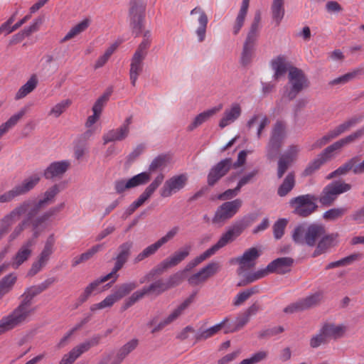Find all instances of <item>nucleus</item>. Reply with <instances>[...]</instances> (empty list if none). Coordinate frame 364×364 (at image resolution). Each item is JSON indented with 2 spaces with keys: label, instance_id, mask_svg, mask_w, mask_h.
Listing matches in <instances>:
<instances>
[{
  "label": "nucleus",
  "instance_id": "6ab92c4d",
  "mask_svg": "<svg viewBox=\"0 0 364 364\" xmlns=\"http://www.w3.org/2000/svg\"><path fill=\"white\" fill-rule=\"evenodd\" d=\"M100 339L99 336L94 337L75 346L63 355L59 364H73L82 353L87 352L91 347L97 346Z\"/></svg>",
  "mask_w": 364,
  "mask_h": 364
},
{
  "label": "nucleus",
  "instance_id": "13d9d810",
  "mask_svg": "<svg viewBox=\"0 0 364 364\" xmlns=\"http://www.w3.org/2000/svg\"><path fill=\"white\" fill-rule=\"evenodd\" d=\"M258 292V289L257 287H252L245 291H242L238 293L234 300L232 304L235 306H241L245 301H246L252 295Z\"/></svg>",
  "mask_w": 364,
  "mask_h": 364
},
{
  "label": "nucleus",
  "instance_id": "412c9836",
  "mask_svg": "<svg viewBox=\"0 0 364 364\" xmlns=\"http://www.w3.org/2000/svg\"><path fill=\"white\" fill-rule=\"evenodd\" d=\"M132 123V117L126 118L123 124L117 129H113L108 131L103 135L104 144L109 142L123 141L125 139L130 131V125Z\"/></svg>",
  "mask_w": 364,
  "mask_h": 364
},
{
  "label": "nucleus",
  "instance_id": "f03ea898",
  "mask_svg": "<svg viewBox=\"0 0 364 364\" xmlns=\"http://www.w3.org/2000/svg\"><path fill=\"white\" fill-rule=\"evenodd\" d=\"M63 204L57 207H53L44 212L42 215L36 218H28V215H26V218L19 223L11 232L9 236V241L12 242L17 239L25 229L28 223H31L33 228V238L36 239L40 234L46 229V223L54 215L60 211Z\"/></svg>",
  "mask_w": 364,
  "mask_h": 364
},
{
  "label": "nucleus",
  "instance_id": "cd10ccee",
  "mask_svg": "<svg viewBox=\"0 0 364 364\" xmlns=\"http://www.w3.org/2000/svg\"><path fill=\"white\" fill-rule=\"evenodd\" d=\"M321 327L328 340H338L344 337L348 331L346 324L336 323L333 321H326Z\"/></svg>",
  "mask_w": 364,
  "mask_h": 364
},
{
  "label": "nucleus",
  "instance_id": "5fc2aeb1",
  "mask_svg": "<svg viewBox=\"0 0 364 364\" xmlns=\"http://www.w3.org/2000/svg\"><path fill=\"white\" fill-rule=\"evenodd\" d=\"M161 247H162L161 244L157 240L154 244L146 247L141 252L137 255L134 258V262L138 263L149 256L153 255Z\"/></svg>",
  "mask_w": 364,
  "mask_h": 364
},
{
  "label": "nucleus",
  "instance_id": "09e8293b",
  "mask_svg": "<svg viewBox=\"0 0 364 364\" xmlns=\"http://www.w3.org/2000/svg\"><path fill=\"white\" fill-rule=\"evenodd\" d=\"M269 123V119L267 116L259 114H255L247 122L249 129L253 128L255 125H258L257 128V137L261 136L263 129Z\"/></svg>",
  "mask_w": 364,
  "mask_h": 364
},
{
  "label": "nucleus",
  "instance_id": "774afa93",
  "mask_svg": "<svg viewBox=\"0 0 364 364\" xmlns=\"http://www.w3.org/2000/svg\"><path fill=\"white\" fill-rule=\"evenodd\" d=\"M288 224V220L285 218L279 219L273 225V233L275 239L279 240L282 237L284 230Z\"/></svg>",
  "mask_w": 364,
  "mask_h": 364
},
{
  "label": "nucleus",
  "instance_id": "69168bd1",
  "mask_svg": "<svg viewBox=\"0 0 364 364\" xmlns=\"http://www.w3.org/2000/svg\"><path fill=\"white\" fill-rule=\"evenodd\" d=\"M255 48L243 45L242 51L240 57V63L242 65L246 66L250 64L255 55Z\"/></svg>",
  "mask_w": 364,
  "mask_h": 364
},
{
  "label": "nucleus",
  "instance_id": "bb28decb",
  "mask_svg": "<svg viewBox=\"0 0 364 364\" xmlns=\"http://www.w3.org/2000/svg\"><path fill=\"white\" fill-rule=\"evenodd\" d=\"M197 292L193 293L188 298H187L182 304H181L166 318L161 321L156 326H155L151 333H154L157 331L162 330L166 326L171 323L176 318H178L183 312L188 308V306L193 301Z\"/></svg>",
  "mask_w": 364,
  "mask_h": 364
},
{
  "label": "nucleus",
  "instance_id": "a211bd4d",
  "mask_svg": "<svg viewBox=\"0 0 364 364\" xmlns=\"http://www.w3.org/2000/svg\"><path fill=\"white\" fill-rule=\"evenodd\" d=\"M132 242H126L119 247V253L115 258L114 266L112 272L105 275V277H108V279H112V283H114L117 279V272L119 271L127 262L130 255V250L132 247Z\"/></svg>",
  "mask_w": 364,
  "mask_h": 364
},
{
  "label": "nucleus",
  "instance_id": "e433bc0d",
  "mask_svg": "<svg viewBox=\"0 0 364 364\" xmlns=\"http://www.w3.org/2000/svg\"><path fill=\"white\" fill-rule=\"evenodd\" d=\"M107 277H105V276L102 277L100 279H97L93 281L92 282H91L90 284H89L85 288L83 292L79 296V297L77 300V305L79 306V305L82 304L84 302H85L89 299V297L91 296V294L98 289L99 286L101 284L109 280L107 279Z\"/></svg>",
  "mask_w": 364,
  "mask_h": 364
},
{
  "label": "nucleus",
  "instance_id": "f257e3e1",
  "mask_svg": "<svg viewBox=\"0 0 364 364\" xmlns=\"http://www.w3.org/2000/svg\"><path fill=\"white\" fill-rule=\"evenodd\" d=\"M52 280L48 279L44 282L26 289L21 295L22 300L17 307L10 314L0 319V335L13 330L28 321L29 316L33 314V309L30 306L33 299L46 290Z\"/></svg>",
  "mask_w": 364,
  "mask_h": 364
},
{
  "label": "nucleus",
  "instance_id": "dca6fc26",
  "mask_svg": "<svg viewBox=\"0 0 364 364\" xmlns=\"http://www.w3.org/2000/svg\"><path fill=\"white\" fill-rule=\"evenodd\" d=\"M23 215H28V210L26 208V205H23L22 202L0 220V237L1 238L8 232L11 225L18 220Z\"/></svg>",
  "mask_w": 364,
  "mask_h": 364
},
{
  "label": "nucleus",
  "instance_id": "4c0bfd02",
  "mask_svg": "<svg viewBox=\"0 0 364 364\" xmlns=\"http://www.w3.org/2000/svg\"><path fill=\"white\" fill-rule=\"evenodd\" d=\"M107 277H105V276L102 277L100 279H97L93 281L92 282H91L90 284H89L85 288L83 292L79 296V297L77 300V305L79 306V305L82 304L84 302H85L89 299V297L91 296V294L98 289L99 286L101 284L109 280L107 279Z\"/></svg>",
  "mask_w": 364,
  "mask_h": 364
},
{
  "label": "nucleus",
  "instance_id": "9d476101",
  "mask_svg": "<svg viewBox=\"0 0 364 364\" xmlns=\"http://www.w3.org/2000/svg\"><path fill=\"white\" fill-rule=\"evenodd\" d=\"M317 198L311 194H305L292 198L289 205L293 208V213L301 217L306 218L315 212L318 208L316 204Z\"/></svg>",
  "mask_w": 364,
  "mask_h": 364
},
{
  "label": "nucleus",
  "instance_id": "9b49d317",
  "mask_svg": "<svg viewBox=\"0 0 364 364\" xmlns=\"http://www.w3.org/2000/svg\"><path fill=\"white\" fill-rule=\"evenodd\" d=\"M286 126L283 122L278 121L274 125L269 141L267 146V156L269 159H274L286 138Z\"/></svg>",
  "mask_w": 364,
  "mask_h": 364
},
{
  "label": "nucleus",
  "instance_id": "7ed1b4c3",
  "mask_svg": "<svg viewBox=\"0 0 364 364\" xmlns=\"http://www.w3.org/2000/svg\"><path fill=\"white\" fill-rule=\"evenodd\" d=\"M326 234L324 225L319 223L306 225L305 223L296 225L292 232L293 241L299 245H307L314 247L316 242Z\"/></svg>",
  "mask_w": 364,
  "mask_h": 364
},
{
  "label": "nucleus",
  "instance_id": "72a5a7b5",
  "mask_svg": "<svg viewBox=\"0 0 364 364\" xmlns=\"http://www.w3.org/2000/svg\"><path fill=\"white\" fill-rule=\"evenodd\" d=\"M223 109V105L220 104L216 107L205 110L198 114L193 122L188 127L189 131H193L204 122H207L210 117L216 114Z\"/></svg>",
  "mask_w": 364,
  "mask_h": 364
},
{
  "label": "nucleus",
  "instance_id": "f3484780",
  "mask_svg": "<svg viewBox=\"0 0 364 364\" xmlns=\"http://www.w3.org/2000/svg\"><path fill=\"white\" fill-rule=\"evenodd\" d=\"M220 269L218 262H212L200 269L198 272L192 274L188 279V282L191 286H198L205 283L209 278L217 274Z\"/></svg>",
  "mask_w": 364,
  "mask_h": 364
},
{
  "label": "nucleus",
  "instance_id": "ddd939ff",
  "mask_svg": "<svg viewBox=\"0 0 364 364\" xmlns=\"http://www.w3.org/2000/svg\"><path fill=\"white\" fill-rule=\"evenodd\" d=\"M351 189V185L341 181H334L323 189L318 198L319 202L324 206H330L336 200L338 196Z\"/></svg>",
  "mask_w": 364,
  "mask_h": 364
},
{
  "label": "nucleus",
  "instance_id": "4be33fe9",
  "mask_svg": "<svg viewBox=\"0 0 364 364\" xmlns=\"http://www.w3.org/2000/svg\"><path fill=\"white\" fill-rule=\"evenodd\" d=\"M35 243L36 242L34 239H28L24 243H23V245L12 257L9 264L14 269H18L23 263H24L30 258L33 253Z\"/></svg>",
  "mask_w": 364,
  "mask_h": 364
},
{
  "label": "nucleus",
  "instance_id": "e2e57ef3",
  "mask_svg": "<svg viewBox=\"0 0 364 364\" xmlns=\"http://www.w3.org/2000/svg\"><path fill=\"white\" fill-rule=\"evenodd\" d=\"M119 44L117 43H114L112 44L109 47L107 48L105 53L99 57L97 60L95 68L97 69L102 68L105 63L108 61L110 56L113 54V53L117 50Z\"/></svg>",
  "mask_w": 364,
  "mask_h": 364
},
{
  "label": "nucleus",
  "instance_id": "aec40b11",
  "mask_svg": "<svg viewBox=\"0 0 364 364\" xmlns=\"http://www.w3.org/2000/svg\"><path fill=\"white\" fill-rule=\"evenodd\" d=\"M300 151L299 145H291L281 155L277 163V175L279 178L284 176L291 164L296 159Z\"/></svg>",
  "mask_w": 364,
  "mask_h": 364
},
{
  "label": "nucleus",
  "instance_id": "de8ad7c7",
  "mask_svg": "<svg viewBox=\"0 0 364 364\" xmlns=\"http://www.w3.org/2000/svg\"><path fill=\"white\" fill-rule=\"evenodd\" d=\"M137 287V284L136 282H130L127 283H123L120 285H118L115 287L114 290L112 292V294L117 299V301H119L127 295H128L130 292H132L134 289Z\"/></svg>",
  "mask_w": 364,
  "mask_h": 364
},
{
  "label": "nucleus",
  "instance_id": "4468645a",
  "mask_svg": "<svg viewBox=\"0 0 364 364\" xmlns=\"http://www.w3.org/2000/svg\"><path fill=\"white\" fill-rule=\"evenodd\" d=\"M242 204V201L239 198L225 202L218 208L213 218V223H223L232 218L239 211Z\"/></svg>",
  "mask_w": 364,
  "mask_h": 364
},
{
  "label": "nucleus",
  "instance_id": "603ef678",
  "mask_svg": "<svg viewBox=\"0 0 364 364\" xmlns=\"http://www.w3.org/2000/svg\"><path fill=\"white\" fill-rule=\"evenodd\" d=\"M295 186V175L294 173H289L283 181L282 183L278 188L277 194L284 197L287 196Z\"/></svg>",
  "mask_w": 364,
  "mask_h": 364
},
{
  "label": "nucleus",
  "instance_id": "8fccbe9b",
  "mask_svg": "<svg viewBox=\"0 0 364 364\" xmlns=\"http://www.w3.org/2000/svg\"><path fill=\"white\" fill-rule=\"evenodd\" d=\"M271 10L273 21L279 26L285 14L284 0H273Z\"/></svg>",
  "mask_w": 364,
  "mask_h": 364
},
{
  "label": "nucleus",
  "instance_id": "0eeeda50",
  "mask_svg": "<svg viewBox=\"0 0 364 364\" xmlns=\"http://www.w3.org/2000/svg\"><path fill=\"white\" fill-rule=\"evenodd\" d=\"M289 89L283 95V97L293 100L302 90L309 87V80L304 73L297 68H291L288 73Z\"/></svg>",
  "mask_w": 364,
  "mask_h": 364
},
{
  "label": "nucleus",
  "instance_id": "6e6d98bb",
  "mask_svg": "<svg viewBox=\"0 0 364 364\" xmlns=\"http://www.w3.org/2000/svg\"><path fill=\"white\" fill-rule=\"evenodd\" d=\"M250 321V318L245 313H243L241 316H238L234 325L232 326L230 325L227 324V327H225L224 333H230L235 332L241 328H242Z\"/></svg>",
  "mask_w": 364,
  "mask_h": 364
},
{
  "label": "nucleus",
  "instance_id": "b1692460",
  "mask_svg": "<svg viewBox=\"0 0 364 364\" xmlns=\"http://www.w3.org/2000/svg\"><path fill=\"white\" fill-rule=\"evenodd\" d=\"M232 161L230 158L223 159L218 162L210 170L207 182L210 186H214L222 177L229 171L232 166Z\"/></svg>",
  "mask_w": 364,
  "mask_h": 364
},
{
  "label": "nucleus",
  "instance_id": "f704fd0d",
  "mask_svg": "<svg viewBox=\"0 0 364 364\" xmlns=\"http://www.w3.org/2000/svg\"><path fill=\"white\" fill-rule=\"evenodd\" d=\"M198 14L199 26L196 30V34L199 42L204 41L205 38L206 28L208 25V17L205 13L199 7H196L191 11V15Z\"/></svg>",
  "mask_w": 364,
  "mask_h": 364
},
{
  "label": "nucleus",
  "instance_id": "a19ab883",
  "mask_svg": "<svg viewBox=\"0 0 364 364\" xmlns=\"http://www.w3.org/2000/svg\"><path fill=\"white\" fill-rule=\"evenodd\" d=\"M104 248V244H98L92 246L84 253L75 257L72 259V267H76L81 263L85 262L90 259L96 253L101 251Z\"/></svg>",
  "mask_w": 364,
  "mask_h": 364
},
{
  "label": "nucleus",
  "instance_id": "052dcab7",
  "mask_svg": "<svg viewBox=\"0 0 364 364\" xmlns=\"http://www.w3.org/2000/svg\"><path fill=\"white\" fill-rule=\"evenodd\" d=\"M329 340L327 336L323 332V329L321 327L319 328L317 333L312 336L310 341L309 345L313 348H316L321 346V345H324L328 343Z\"/></svg>",
  "mask_w": 364,
  "mask_h": 364
},
{
  "label": "nucleus",
  "instance_id": "58836bf2",
  "mask_svg": "<svg viewBox=\"0 0 364 364\" xmlns=\"http://www.w3.org/2000/svg\"><path fill=\"white\" fill-rule=\"evenodd\" d=\"M38 83V77L36 75H33L28 80V81L23 85L15 95V100H19L26 97L28 95L31 93L37 87Z\"/></svg>",
  "mask_w": 364,
  "mask_h": 364
},
{
  "label": "nucleus",
  "instance_id": "6e6552de",
  "mask_svg": "<svg viewBox=\"0 0 364 364\" xmlns=\"http://www.w3.org/2000/svg\"><path fill=\"white\" fill-rule=\"evenodd\" d=\"M59 192V186L55 184L47 189L41 198L23 201V203L26 205V208L28 210V218H35L41 209L52 204Z\"/></svg>",
  "mask_w": 364,
  "mask_h": 364
},
{
  "label": "nucleus",
  "instance_id": "49530a36",
  "mask_svg": "<svg viewBox=\"0 0 364 364\" xmlns=\"http://www.w3.org/2000/svg\"><path fill=\"white\" fill-rule=\"evenodd\" d=\"M137 287V284L136 282H130L127 283H123L120 285H118L115 287L114 290L112 292V294L117 299V301H119L127 295H128L130 292H132L134 289Z\"/></svg>",
  "mask_w": 364,
  "mask_h": 364
},
{
  "label": "nucleus",
  "instance_id": "7c9ffc66",
  "mask_svg": "<svg viewBox=\"0 0 364 364\" xmlns=\"http://www.w3.org/2000/svg\"><path fill=\"white\" fill-rule=\"evenodd\" d=\"M334 151L328 146L314 161L309 164L304 170L305 175H311L318 170L323 164L330 160L333 156Z\"/></svg>",
  "mask_w": 364,
  "mask_h": 364
},
{
  "label": "nucleus",
  "instance_id": "2eb2a0df",
  "mask_svg": "<svg viewBox=\"0 0 364 364\" xmlns=\"http://www.w3.org/2000/svg\"><path fill=\"white\" fill-rule=\"evenodd\" d=\"M188 180L186 173L173 176L167 179L160 190V195L163 198L171 197L182 190L187 184Z\"/></svg>",
  "mask_w": 364,
  "mask_h": 364
},
{
  "label": "nucleus",
  "instance_id": "3c124183",
  "mask_svg": "<svg viewBox=\"0 0 364 364\" xmlns=\"http://www.w3.org/2000/svg\"><path fill=\"white\" fill-rule=\"evenodd\" d=\"M55 238L53 234L50 235L46 240L44 247L39 255L38 259L42 262L47 264L50 255L54 251Z\"/></svg>",
  "mask_w": 364,
  "mask_h": 364
},
{
  "label": "nucleus",
  "instance_id": "f8f14e48",
  "mask_svg": "<svg viewBox=\"0 0 364 364\" xmlns=\"http://www.w3.org/2000/svg\"><path fill=\"white\" fill-rule=\"evenodd\" d=\"M168 289V285L161 279L157 280L150 284L149 287H144L141 290L134 292L128 297L122 306V310L125 311L136 302L142 299L146 294H154L159 295Z\"/></svg>",
  "mask_w": 364,
  "mask_h": 364
},
{
  "label": "nucleus",
  "instance_id": "1a4fd4ad",
  "mask_svg": "<svg viewBox=\"0 0 364 364\" xmlns=\"http://www.w3.org/2000/svg\"><path fill=\"white\" fill-rule=\"evenodd\" d=\"M41 177L38 174H33L26 178L21 183L12 189L0 196V203H5L12 201L14 198L23 196L33 190L39 183Z\"/></svg>",
  "mask_w": 364,
  "mask_h": 364
},
{
  "label": "nucleus",
  "instance_id": "39448f33",
  "mask_svg": "<svg viewBox=\"0 0 364 364\" xmlns=\"http://www.w3.org/2000/svg\"><path fill=\"white\" fill-rule=\"evenodd\" d=\"M247 226L248 223L245 220L236 222L224 234L222 235L216 244L205 250L199 256L196 257L197 259L200 263L207 259L215 254L220 249L232 242Z\"/></svg>",
  "mask_w": 364,
  "mask_h": 364
},
{
  "label": "nucleus",
  "instance_id": "5701e85b",
  "mask_svg": "<svg viewBox=\"0 0 364 364\" xmlns=\"http://www.w3.org/2000/svg\"><path fill=\"white\" fill-rule=\"evenodd\" d=\"M322 298L321 294L316 292L287 306L284 311L292 314L304 311L317 305Z\"/></svg>",
  "mask_w": 364,
  "mask_h": 364
},
{
  "label": "nucleus",
  "instance_id": "a18cd8bd",
  "mask_svg": "<svg viewBox=\"0 0 364 364\" xmlns=\"http://www.w3.org/2000/svg\"><path fill=\"white\" fill-rule=\"evenodd\" d=\"M90 22L88 19H84L81 22L78 23L67 33V34L60 40V43H63L68 41L82 32H84L89 26Z\"/></svg>",
  "mask_w": 364,
  "mask_h": 364
},
{
  "label": "nucleus",
  "instance_id": "79ce46f5",
  "mask_svg": "<svg viewBox=\"0 0 364 364\" xmlns=\"http://www.w3.org/2000/svg\"><path fill=\"white\" fill-rule=\"evenodd\" d=\"M364 135V128L360 129L356 132L352 133L351 134L334 142L333 144L330 145L331 149L335 152L339 149H341L345 145L350 144L355 141L358 139H360L361 136Z\"/></svg>",
  "mask_w": 364,
  "mask_h": 364
},
{
  "label": "nucleus",
  "instance_id": "ea45409f",
  "mask_svg": "<svg viewBox=\"0 0 364 364\" xmlns=\"http://www.w3.org/2000/svg\"><path fill=\"white\" fill-rule=\"evenodd\" d=\"M16 282V273H10L0 279V300L13 289Z\"/></svg>",
  "mask_w": 364,
  "mask_h": 364
},
{
  "label": "nucleus",
  "instance_id": "c756f323",
  "mask_svg": "<svg viewBox=\"0 0 364 364\" xmlns=\"http://www.w3.org/2000/svg\"><path fill=\"white\" fill-rule=\"evenodd\" d=\"M70 166L69 161H55L50 164L44 171V176L47 179L61 178Z\"/></svg>",
  "mask_w": 364,
  "mask_h": 364
},
{
  "label": "nucleus",
  "instance_id": "4d7b16f0",
  "mask_svg": "<svg viewBox=\"0 0 364 364\" xmlns=\"http://www.w3.org/2000/svg\"><path fill=\"white\" fill-rule=\"evenodd\" d=\"M71 104L72 101L70 99L62 100L50 109L48 115L58 118L65 112Z\"/></svg>",
  "mask_w": 364,
  "mask_h": 364
},
{
  "label": "nucleus",
  "instance_id": "2f4dec72",
  "mask_svg": "<svg viewBox=\"0 0 364 364\" xmlns=\"http://www.w3.org/2000/svg\"><path fill=\"white\" fill-rule=\"evenodd\" d=\"M241 113L242 107L237 102L232 103L230 107L225 110L223 116L219 122V127L223 129L231 124L240 117Z\"/></svg>",
  "mask_w": 364,
  "mask_h": 364
},
{
  "label": "nucleus",
  "instance_id": "20e7f679",
  "mask_svg": "<svg viewBox=\"0 0 364 364\" xmlns=\"http://www.w3.org/2000/svg\"><path fill=\"white\" fill-rule=\"evenodd\" d=\"M143 37V41L139 45L131 59L129 77L131 84L133 86L136 85L138 77L143 71L144 60L147 55V50L150 47L151 42V34L149 31H145Z\"/></svg>",
  "mask_w": 364,
  "mask_h": 364
},
{
  "label": "nucleus",
  "instance_id": "423d86ee",
  "mask_svg": "<svg viewBox=\"0 0 364 364\" xmlns=\"http://www.w3.org/2000/svg\"><path fill=\"white\" fill-rule=\"evenodd\" d=\"M294 259L291 257H280L271 262L265 269L259 270L247 276L244 284H250L262 279L270 273L280 274L289 272Z\"/></svg>",
  "mask_w": 364,
  "mask_h": 364
},
{
  "label": "nucleus",
  "instance_id": "393cba45",
  "mask_svg": "<svg viewBox=\"0 0 364 364\" xmlns=\"http://www.w3.org/2000/svg\"><path fill=\"white\" fill-rule=\"evenodd\" d=\"M145 6L134 3L129 11L132 32L138 36L142 31Z\"/></svg>",
  "mask_w": 364,
  "mask_h": 364
},
{
  "label": "nucleus",
  "instance_id": "37998d69",
  "mask_svg": "<svg viewBox=\"0 0 364 364\" xmlns=\"http://www.w3.org/2000/svg\"><path fill=\"white\" fill-rule=\"evenodd\" d=\"M139 341L137 339H132L125 343L117 352L116 358L114 360V364H119L123 360L132 352L138 346Z\"/></svg>",
  "mask_w": 364,
  "mask_h": 364
},
{
  "label": "nucleus",
  "instance_id": "c85d7f7f",
  "mask_svg": "<svg viewBox=\"0 0 364 364\" xmlns=\"http://www.w3.org/2000/svg\"><path fill=\"white\" fill-rule=\"evenodd\" d=\"M260 254L256 247L247 250L241 257L235 258V262L239 264V273L252 268L255 265V261Z\"/></svg>",
  "mask_w": 364,
  "mask_h": 364
},
{
  "label": "nucleus",
  "instance_id": "c03bdc74",
  "mask_svg": "<svg viewBox=\"0 0 364 364\" xmlns=\"http://www.w3.org/2000/svg\"><path fill=\"white\" fill-rule=\"evenodd\" d=\"M364 73V69L362 68H358L353 70L351 72L346 73L338 77H336L329 82V85L331 86L338 85H344L347 82L353 80L355 77L359 75H362Z\"/></svg>",
  "mask_w": 364,
  "mask_h": 364
},
{
  "label": "nucleus",
  "instance_id": "864d4df0",
  "mask_svg": "<svg viewBox=\"0 0 364 364\" xmlns=\"http://www.w3.org/2000/svg\"><path fill=\"white\" fill-rule=\"evenodd\" d=\"M360 121H361V118L353 117V118L344 122L343 123L339 124L338 126H337L336 127H335L334 129H333L330 131H331L333 136H334V138H336L341 134H343L345 132L350 129L351 127L355 126L357 123H358Z\"/></svg>",
  "mask_w": 364,
  "mask_h": 364
},
{
  "label": "nucleus",
  "instance_id": "0e129e2a",
  "mask_svg": "<svg viewBox=\"0 0 364 364\" xmlns=\"http://www.w3.org/2000/svg\"><path fill=\"white\" fill-rule=\"evenodd\" d=\"M112 94V90H107L102 96H100L95 102L92 107V112L101 114L102 109Z\"/></svg>",
  "mask_w": 364,
  "mask_h": 364
},
{
  "label": "nucleus",
  "instance_id": "a878e982",
  "mask_svg": "<svg viewBox=\"0 0 364 364\" xmlns=\"http://www.w3.org/2000/svg\"><path fill=\"white\" fill-rule=\"evenodd\" d=\"M190 247H184L183 248L176 252L171 256L163 260L155 269L158 273L163 272L166 269L175 267L181 262L186 257L188 256L190 252Z\"/></svg>",
  "mask_w": 364,
  "mask_h": 364
},
{
  "label": "nucleus",
  "instance_id": "338daca9",
  "mask_svg": "<svg viewBox=\"0 0 364 364\" xmlns=\"http://www.w3.org/2000/svg\"><path fill=\"white\" fill-rule=\"evenodd\" d=\"M27 112L26 107L21 108L17 113L12 115L6 122L3 123L8 130L15 127Z\"/></svg>",
  "mask_w": 364,
  "mask_h": 364
},
{
  "label": "nucleus",
  "instance_id": "680f3d73",
  "mask_svg": "<svg viewBox=\"0 0 364 364\" xmlns=\"http://www.w3.org/2000/svg\"><path fill=\"white\" fill-rule=\"evenodd\" d=\"M151 175L149 172H142L133 176L128 181L129 184L131 186V188H132L147 183L149 181Z\"/></svg>",
  "mask_w": 364,
  "mask_h": 364
},
{
  "label": "nucleus",
  "instance_id": "c9c22d12",
  "mask_svg": "<svg viewBox=\"0 0 364 364\" xmlns=\"http://www.w3.org/2000/svg\"><path fill=\"white\" fill-rule=\"evenodd\" d=\"M338 237V234H325L322 236L313 253V257H316L325 253L333 243Z\"/></svg>",
  "mask_w": 364,
  "mask_h": 364
},
{
  "label": "nucleus",
  "instance_id": "bf43d9fd",
  "mask_svg": "<svg viewBox=\"0 0 364 364\" xmlns=\"http://www.w3.org/2000/svg\"><path fill=\"white\" fill-rule=\"evenodd\" d=\"M169 161L168 155H159L156 157L149 165V170L151 172L164 169Z\"/></svg>",
  "mask_w": 364,
  "mask_h": 364
},
{
  "label": "nucleus",
  "instance_id": "473e14b6",
  "mask_svg": "<svg viewBox=\"0 0 364 364\" xmlns=\"http://www.w3.org/2000/svg\"><path fill=\"white\" fill-rule=\"evenodd\" d=\"M271 67L274 70V78L276 80L284 76L286 73L289 72V69L292 68L287 57L282 55H278L272 60Z\"/></svg>",
  "mask_w": 364,
  "mask_h": 364
}]
</instances>
